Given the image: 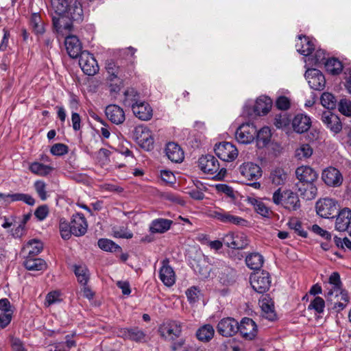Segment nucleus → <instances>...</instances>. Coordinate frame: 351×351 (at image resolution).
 <instances>
[{"mask_svg": "<svg viewBox=\"0 0 351 351\" xmlns=\"http://www.w3.org/2000/svg\"><path fill=\"white\" fill-rule=\"evenodd\" d=\"M125 104L131 106L134 114L141 120L148 121L153 115V110L150 105L139 99V94L134 89L128 90L125 93Z\"/></svg>", "mask_w": 351, "mask_h": 351, "instance_id": "obj_1", "label": "nucleus"}, {"mask_svg": "<svg viewBox=\"0 0 351 351\" xmlns=\"http://www.w3.org/2000/svg\"><path fill=\"white\" fill-rule=\"evenodd\" d=\"M272 200L275 204L281 205L289 210H296L300 207L298 195L289 190L281 193L278 189L274 193Z\"/></svg>", "mask_w": 351, "mask_h": 351, "instance_id": "obj_2", "label": "nucleus"}, {"mask_svg": "<svg viewBox=\"0 0 351 351\" xmlns=\"http://www.w3.org/2000/svg\"><path fill=\"white\" fill-rule=\"evenodd\" d=\"M199 167L204 173L215 175L214 178L221 180L226 174V169L220 168L218 160L213 155L207 154L199 158Z\"/></svg>", "mask_w": 351, "mask_h": 351, "instance_id": "obj_3", "label": "nucleus"}, {"mask_svg": "<svg viewBox=\"0 0 351 351\" xmlns=\"http://www.w3.org/2000/svg\"><path fill=\"white\" fill-rule=\"evenodd\" d=\"M133 137L143 149L149 151L154 147V138L151 131L145 126L138 125L133 132Z\"/></svg>", "mask_w": 351, "mask_h": 351, "instance_id": "obj_4", "label": "nucleus"}, {"mask_svg": "<svg viewBox=\"0 0 351 351\" xmlns=\"http://www.w3.org/2000/svg\"><path fill=\"white\" fill-rule=\"evenodd\" d=\"M316 212L323 218H332L338 213V205L331 198H324L316 203Z\"/></svg>", "mask_w": 351, "mask_h": 351, "instance_id": "obj_5", "label": "nucleus"}, {"mask_svg": "<svg viewBox=\"0 0 351 351\" xmlns=\"http://www.w3.org/2000/svg\"><path fill=\"white\" fill-rule=\"evenodd\" d=\"M328 309L335 313L343 311L348 304L350 298L347 291H340L332 295H326Z\"/></svg>", "mask_w": 351, "mask_h": 351, "instance_id": "obj_6", "label": "nucleus"}, {"mask_svg": "<svg viewBox=\"0 0 351 351\" xmlns=\"http://www.w3.org/2000/svg\"><path fill=\"white\" fill-rule=\"evenodd\" d=\"M250 285L253 289L259 293L269 290L271 285L270 276L268 272L263 271L250 276Z\"/></svg>", "mask_w": 351, "mask_h": 351, "instance_id": "obj_7", "label": "nucleus"}, {"mask_svg": "<svg viewBox=\"0 0 351 351\" xmlns=\"http://www.w3.org/2000/svg\"><path fill=\"white\" fill-rule=\"evenodd\" d=\"M223 242L225 245L232 249H243L248 245L246 235L241 232L227 233L223 237Z\"/></svg>", "mask_w": 351, "mask_h": 351, "instance_id": "obj_8", "label": "nucleus"}, {"mask_svg": "<svg viewBox=\"0 0 351 351\" xmlns=\"http://www.w3.org/2000/svg\"><path fill=\"white\" fill-rule=\"evenodd\" d=\"M256 134V128L253 123H247L241 125L235 132L237 141L242 144L252 143Z\"/></svg>", "mask_w": 351, "mask_h": 351, "instance_id": "obj_9", "label": "nucleus"}, {"mask_svg": "<svg viewBox=\"0 0 351 351\" xmlns=\"http://www.w3.org/2000/svg\"><path fill=\"white\" fill-rule=\"evenodd\" d=\"M215 152L221 160L227 162L234 160L238 156L237 147L229 142H223L216 145Z\"/></svg>", "mask_w": 351, "mask_h": 351, "instance_id": "obj_10", "label": "nucleus"}, {"mask_svg": "<svg viewBox=\"0 0 351 351\" xmlns=\"http://www.w3.org/2000/svg\"><path fill=\"white\" fill-rule=\"evenodd\" d=\"M182 324L178 321H169L164 323L159 329L160 335L166 339L174 341L182 333Z\"/></svg>", "mask_w": 351, "mask_h": 351, "instance_id": "obj_11", "label": "nucleus"}, {"mask_svg": "<svg viewBox=\"0 0 351 351\" xmlns=\"http://www.w3.org/2000/svg\"><path fill=\"white\" fill-rule=\"evenodd\" d=\"M324 182L330 187H339L343 183V176L340 171L333 167L324 169L322 173Z\"/></svg>", "mask_w": 351, "mask_h": 351, "instance_id": "obj_12", "label": "nucleus"}, {"mask_svg": "<svg viewBox=\"0 0 351 351\" xmlns=\"http://www.w3.org/2000/svg\"><path fill=\"white\" fill-rule=\"evenodd\" d=\"M210 216L225 223H231L237 226H245L247 221L239 216L233 215L230 212L219 208L211 211Z\"/></svg>", "mask_w": 351, "mask_h": 351, "instance_id": "obj_13", "label": "nucleus"}, {"mask_svg": "<svg viewBox=\"0 0 351 351\" xmlns=\"http://www.w3.org/2000/svg\"><path fill=\"white\" fill-rule=\"evenodd\" d=\"M79 64L83 72L88 75H94L99 71L97 62L92 54L84 51L78 56Z\"/></svg>", "mask_w": 351, "mask_h": 351, "instance_id": "obj_14", "label": "nucleus"}, {"mask_svg": "<svg viewBox=\"0 0 351 351\" xmlns=\"http://www.w3.org/2000/svg\"><path fill=\"white\" fill-rule=\"evenodd\" d=\"M115 333L119 337L135 342H141L145 338V332L138 327L119 328Z\"/></svg>", "mask_w": 351, "mask_h": 351, "instance_id": "obj_15", "label": "nucleus"}, {"mask_svg": "<svg viewBox=\"0 0 351 351\" xmlns=\"http://www.w3.org/2000/svg\"><path fill=\"white\" fill-rule=\"evenodd\" d=\"M305 77L312 89L321 90L324 88L326 80L320 71L316 69H308L305 73Z\"/></svg>", "mask_w": 351, "mask_h": 351, "instance_id": "obj_16", "label": "nucleus"}, {"mask_svg": "<svg viewBox=\"0 0 351 351\" xmlns=\"http://www.w3.org/2000/svg\"><path fill=\"white\" fill-rule=\"evenodd\" d=\"M239 323L232 317H226L221 319L217 326V332L223 337L233 336L238 332Z\"/></svg>", "mask_w": 351, "mask_h": 351, "instance_id": "obj_17", "label": "nucleus"}, {"mask_svg": "<svg viewBox=\"0 0 351 351\" xmlns=\"http://www.w3.org/2000/svg\"><path fill=\"white\" fill-rule=\"evenodd\" d=\"M239 170L241 175L247 180H256L262 176L261 168L252 162H244Z\"/></svg>", "mask_w": 351, "mask_h": 351, "instance_id": "obj_18", "label": "nucleus"}, {"mask_svg": "<svg viewBox=\"0 0 351 351\" xmlns=\"http://www.w3.org/2000/svg\"><path fill=\"white\" fill-rule=\"evenodd\" d=\"M169 263L167 258L162 261V266L159 270V278L165 286L171 287L176 282V274Z\"/></svg>", "mask_w": 351, "mask_h": 351, "instance_id": "obj_19", "label": "nucleus"}, {"mask_svg": "<svg viewBox=\"0 0 351 351\" xmlns=\"http://www.w3.org/2000/svg\"><path fill=\"white\" fill-rule=\"evenodd\" d=\"M238 331L245 339H252L257 333L256 323L249 317H244L239 324Z\"/></svg>", "mask_w": 351, "mask_h": 351, "instance_id": "obj_20", "label": "nucleus"}, {"mask_svg": "<svg viewBox=\"0 0 351 351\" xmlns=\"http://www.w3.org/2000/svg\"><path fill=\"white\" fill-rule=\"evenodd\" d=\"M321 119L326 126L335 133H339L342 128L339 118L330 110L324 111Z\"/></svg>", "mask_w": 351, "mask_h": 351, "instance_id": "obj_21", "label": "nucleus"}, {"mask_svg": "<svg viewBox=\"0 0 351 351\" xmlns=\"http://www.w3.org/2000/svg\"><path fill=\"white\" fill-rule=\"evenodd\" d=\"M295 175L299 180L298 184H304L307 182H315L318 175L316 171L308 166H301L297 168Z\"/></svg>", "mask_w": 351, "mask_h": 351, "instance_id": "obj_22", "label": "nucleus"}, {"mask_svg": "<svg viewBox=\"0 0 351 351\" xmlns=\"http://www.w3.org/2000/svg\"><path fill=\"white\" fill-rule=\"evenodd\" d=\"M70 223L73 230V234L76 237L82 236L87 231V221L84 215L82 213H77L73 215L72 220Z\"/></svg>", "mask_w": 351, "mask_h": 351, "instance_id": "obj_23", "label": "nucleus"}, {"mask_svg": "<svg viewBox=\"0 0 351 351\" xmlns=\"http://www.w3.org/2000/svg\"><path fill=\"white\" fill-rule=\"evenodd\" d=\"M64 44L69 56L72 58H77L83 52L80 40L75 36H66Z\"/></svg>", "mask_w": 351, "mask_h": 351, "instance_id": "obj_24", "label": "nucleus"}, {"mask_svg": "<svg viewBox=\"0 0 351 351\" xmlns=\"http://www.w3.org/2000/svg\"><path fill=\"white\" fill-rule=\"evenodd\" d=\"M0 198L2 199L5 203H11L14 202L21 201L29 206H34L35 204L34 198L26 193H0Z\"/></svg>", "mask_w": 351, "mask_h": 351, "instance_id": "obj_25", "label": "nucleus"}, {"mask_svg": "<svg viewBox=\"0 0 351 351\" xmlns=\"http://www.w3.org/2000/svg\"><path fill=\"white\" fill-rule=\"evenodd\" d=\"M106 115L113 123L119 125L125 121V113L123 110L117 105L111 104L106 108Z\"/></svg>", "mask_w": 351, "mask_h": 351, "instance_id": "obj_26", "label": "nucleus"}, {"mask_svg": "<svg viewBox=\"0 0 351 351\" xmlns=\"http://www.w3.org/2000/svg\"><path fill=\"white\" fill-rule=\"evenodd\" d=\"M259 304L262 310L263 316L270 321H274L276 317V315L271 299L267 295H262L259 300Z\"/></svg>", "mask_w": 351, "mask_h": 351, "instance_id": "obj_27", "label": "nucleus"}, {"mask_svg": "<svg viewBox=\"0 0 351 351\" xmlns=\"http://www.w3.org/2000/svg\"><path fill=\"white\" fill-rule=\"evenodd\" d=\"M342 282L341 281L340 275L338 272H332L328 278V284L326 285V295H332L338 293L340 291H346L341 289Z\"/></svg>", "mask_w": 351, "mask_h": 351, "instance_id": "obj_28", "label": "nucleus"}, {"mask_svg": "<svg viewBox=\"0 0 351 351\" xmlns=\"http://www.w3.org/2000/svg\"><path fill=\"white\" fill-rule=\"evenodd\" d=\"M293 130L297 133H304L310 128L311 121L309 117L304 114H298L292 121Z\"/></svg>", "mask_w": 351, "mask_h": 351, "instance_id": "obj_29", "label": "nucleus"}, {"mask_svg": "<svg viewBox=\"0 0 351 351\" xmlns=\"http://www.w3.org/2000/svg\"><path fill=\"white\" fill-rule=\"evenodd\" d=\"M64 16L70 21H81L83 17V10L82 5L77 0H70V4L68 7Z\"/></svg>", "mask_w": 351, "mask_h": 351, "instance_id": "obj_30", "label": "nucleus"}, {"mask_svg": "<svg viewBox=\"0 0 351 351\" xmlns=\"http://www.w3.org/2000/svg\"><path fill=\"white\" fill-rule=\"evenodd\" d=\"M351 210L345 208L338 213L336 219L335 228L337 230L347 231L351 223Z\"/></svg>", "mask_w": 351, "mask_h": 351, "instance_id": "obj_31", "label": "nucleus"}, {"mask_svg": "<svg viewBox=\"0 0 351 351\" xmlns=\"http://www.w3.org/2000/svg\"><path fill=\"white\" fill-rule=\"evenodd\" d=\"M168 158L173 162H181L184 158V152L179 145L175 143H169L165 149Z\"/></svg>", "mask_w": 351, "mask_h": 351, "instance_id": "obj_32", "label": "nucleus"}, {"mask_svg": "<svg viewBox=\"0 0 351 351\" xmlns=\"http://www.w3.org/2000/svg\"><path fill=\"white\" fill-rule=\"evenodd\" d=\"M296 186L302 198L311 200L317 196V189L314 182L297 184Z\"/></svg>", "mask_w": 351, "mask_h": 351, "instance_id": "obj_33", "label": "nucleus"}, {"mask_svg": "<svg viewBox=\"0 0 351 351\" xmlns=\"http://www.w3.org/2000/svg\"><path fill=\"white\" fill-rule=\"evenodd\" d=\"M64 15H53L52 21L55 30L59 34H63L64 31H71L72 28L71 21H67Z\"/></svg>", "mask_w": 351, "mask_h": 351, "instance_id": "obj_34", "label": "nucleus"}, {"mask_svg": "<svg viewBox=\"0 0 351 351\" xmlns=\"http://www.w3.org/2000/svg\"><path fill=\"white\" fill-rule=\"evenodd\" d=\"M173 223L170 219L158 218L153 220L149 226V231L153 233H164L168 231Z\"/></svg>", "mask_w": 351, "mask_h": 351, "instance_id": "obj_35", "label": "nucleus"}, {"mask_svg": "<svg viewBox=\"0 0 351 351\" xmlns=\"http://www.w3.org/2000/svg\"><path fill=\"white\" fill-rule=\"evenodd\" d=\"M106 69L109 74V80L113 81L117 78L125 77L123 69L117 65L113 60H108L106 62Z\"/></svg>", "mask_w": 351, "mask_h": 351, "instance_id": "obj_36", "label": "nucleus"}, {"mask_svg": "<svg viewBox=\"0 0 351 351\" xmlns=\"http://www.w3.org/2000/svg\"><path fill=\"white\" fill-rule=\"evenodd\" d=\"M245 261L247 267L250 269L258 270L263 265L264 258L258 252H252L246 256Z\"/></svg>", "mask_w": 351, "mask_h": 351, "instance_id": "obj_37", "label": "nucleus"}, {"mask_svg": "<svg viewBox=\"0 0 351 351\" xmlns=\"http://www.w3.org/2000/svg\"><path fill=\"white\" fill-rule=\"evenodd\" d=\"M272 101L269 97H260L256 101L254 111L258 115H265L271 109Z\"/></svg>", "mask_w": 351, "mask_h": 351, "instance_id": "obj_38", "label": "nucleus"}, {"mask_svg": "<svg viewBox=\"0 0 351 351\" xmlns=\"http://www.w3.org/2000/svg\"><path fill=\"white\" fill-rule=\"evenodd\" d=\"M298 38L300 40V43L296 44L297 51L305 56L311 54L315 49L313 43L305 36L300 35Z\"/></svg>", "mask_w": 351, "mask_h": 351, "instance_id": "obj_39", "label": "nucleus"}, {"mask_svg": "<svg viewBox=\"0 0 351 351\" xmlns=\"http://www.w3.org/2000/svg\"><path fill=\"white\" fill-rule=\"evenodd\" d=\"M34 256H27L24 261L25 267L29 271H44L47 268V263L43 259L34 258Z\"/></svg>", "mask_w": 351, "mask_h": 351, "instance_id": "obj_40", "label": "nucleus"}, {"mask_svg": "<svg viewBox=\"0 0 351 351\" xmlns=\"http://www.w3.org/2000/svg\"><path fill=\"white\" fill-rule=\"evenodd\" d=\"M247 202L253 206L258 214L264 217H269L271 211L261 199L255 197H248Z\"/></svg>", "mask_w": 351, "mask_h": 351, "instance_id": "obj_41", "label": "nucleus"}, {"mask_svg": "<svg viewBox=\"0 0 351 351\" xmlns=\"http://www.w3.org/2000/svg\"><path fill=\"white\" fill-rule=\"evenodd\" d=\"M29 171L39 176H47L51 173L53 168L38 162H32L29 166Z\"/></svg>", "mask_w": 351, "mask_h": 351, "instance_id": "obj_42", "label": "nucleus"}, {"mask_svg": "<svg viewBox=\"0 0 351 351\" xmlns=\"http://www.w3.org/2000/svg\"><path fill=\"white\" fill-rule=\"evenodd\" d=\"M256 143L259 148L267 146L270 142L271 133L268 127H263L260 130H256Z\"/></svg>", "mask_w": 351, "mask_h": 351, "instance_id": "obj_43", "label": "nucleus"}, {"mask_svg": "<svg viewBox=\"0 0 351 351\" xmlns=\"http://www.w3.org/2000/svg\"><path fill=\"white\" fill-rule=\"evenodd\" d=\"M215 330L212 325L205 324L196 332L197 338L204 342L209 341L214 336Z\"/></svg>", "mask_w": 351, "mask_h": 351, "instance_id": "obj_44", "label": "nucleus"}, {"mask_svg": "<svg viewBox=\"0 0 351 351\" xmlns=\"http://www.w3.org/2000/svg\"><path fill=\"white\" fill-rule=\"evenodd\" d=\"M327 72L332 75H339L343 70V64L338 59L332 58L324 62Z\"/></svg>", "mask_w": 351, "mask_h": 351, "instance_id": "obj_45", "label": "nucleus"}, {"mask_svg": "<svg viewBox=\"0 0 351 351\" xmlns=\"http://www.w3.org/2000/svg\"><path fill=\"white\" fill-rule=\"evenodd\" d=\"M74 273L77 277V281L85 286L89 280V271L85 265H74Z\"/></svg>", "mask_w": 351, "mask_h": 351, "instance_id": "obj_46", "label": "nucleus"}, {"mask_svg": "<svg viewBox=\"0 0 351 351\" xmlns=\"http://www.w3.org/2000/svg\"><path fill=\"white\" fill-rule=\"evenodd\" d=\"M195 272L200 278H207L210 272V267L205 261H198L193 265Z\"/></svg>", "mask_w": 351, "mask_h": 351, "instance_id": "obj_47", "label": "nucleus"}, {"mask_svg": "<svg viewBox=\"0 0 351 351\" xmlns=\"http://www.w3.org/2000/svg\"><path fill=\"white\" fill-rule=\"evenodd\" d=\"M288 174L284 169L281 168H277L274 169L270 175V178L272 183L276 185L284 184L286 182Z\"/></svg>", "mask_w": 351, "mask_h": 351, "instance_id": "obj_48", "label": "nucleus"}, {"mask_svg": "<svg viewBox=\"0 0 351 351\" xmlns=\"http://www.w3.org/2000/svg\"><path fill=\"white\" fill-rule=\"evenodd\" d=\"M43 248V245L41 241L38 240L29 241L25 245V250H28V256H35L38 254Z\"/></svg>", "mask_w": 351, "mask_h": 351, "instance_id": "obj_49", "label": "nucleus"}, {"mask_svg": "<svg viewBox=\"0 0 351 351\" xmlns=\"http://www.w3.org/2000/svg\"><path fill=\"white\" fill-rule=\"evenodd\" d=\"M56 15H64L70 4V0H51Z\"/></svg>", "mask_w": 351, "mask_h": 351, "instance_id": "obj_50", "label": "nucleus"}, {"mask_svg": "<svg viewBox=\"0 0 351 351\" xmlns=\"http://www.w3.org/2000/svg\"><path fill=\"white\" fill-rule=\"evenodd\" d=\"M98 246L106 252H117L121 250V247L112 241L108 239H100L98 241Z\"/></svg>", "mask_w": 351, "mask_h": 351, "instance_id": "obj_51", "label": "nucleus"}, {"mask_svg": "<svg viewBox=\"0 0 351 351\" xmlns=\"http://www.w3.org/2000/svg\"><path fill=\"white\" fill-rule=\"evenodd\" d=\"M321 104L328 110L335 109L337 106V99L331 93H324L321 97Z\"/></svg>", "mask_w": 351, "mask_h": 351, "instance_id": "obj_52", "label": "nucleus"}, {"mask_svg": "<svg viewBox=\"0 0 351 351\" xmlns=\"http://www.w3.org/2000/svg\"><path fill=\"white\" fill-rule=\"evenodd\" d=\"M31 25L34 31L38 34H42L45 32L43 23L40 14L34 13L31 16Z\"/></svg>", "mask_w": 351, "mask_h": 351, "instance_id": "obj_53", "label": "nucleus"}, {"mask_svg": "<svg viewBox=\"0 0 351 351\" xmlns=\"http://www.w3.org/2000/svg\"><path fill=\"white\" fill-rule=\"evenodd\" d=\"M295 154L299 160L308 158L313 154V149L308 144H302L295 149Z\"/></svg>", "mask_w": 351, "mask_h": 351, "instance_id": "obj_54", "label": "nucleus"}, {"mask_svg": "<svg viewBox=\"0 0 351 351\" xmlns=\"http://www.w3.org/2000/svg\"><path fill=\"white\" fill-rule=\"evenodd\" d=\"M325 308V302L321 297L317 296L311 301L308 309L314 310L317 313H322L324 312Z\"/></svg>", "mask_w": 351, "mask_h": 351, "instance_id": "obj_55", "label": "nucleus"}, {"mask_svg": "<svg viewBox=\"0 0 351 351\" xmlns=\"http://www.w3.org/2000/svg\"><path fill=\"white\" fill-rule=\"evenodd\" d=\"M59 228L61 237L63 239L67 240L70 239L71 234H73L71 223H69L66 220L61 219L60 220Z\"/></svg>", "mask_w": 351, "mask_h": 351, "instance_id": "obj_56", "label": "nucleus"}, {"mask_svg": "<svg viewBox=\"0 0 351 351\" xmlns=\"http://www.w3.org/2000/svg\"><path fill=\"white\" fill-rule=\"evenodd\" d=\"M62 300L61 294L58 291L49 292L45 298V304L47 306L60 302Z\"/></svg>", "mask_w": 351, "mask_h": 351, "instance_id": "obj_57", "label": "nucleus"}, {"mask_svg": "<svg viewBox=\"0 0 351 351\" xmlns=\"http://www.w3.org/2000/svg\"><path fill=\"white\" fill-rule=\"evenodd\" d=\"M34 186L40 198L43 201L45 200L47 198L45 182L43 180H37L34 182Z\"/></svg>", "mask_w": 351, "mask_h": 351, "instance_id": "obj_58", "label": "nucleus"}, {"mask_svg": "<svg viewBox=\"0 0 351 351\" xmlns=\"http://www.w3.org/2000/svg\"><path fill=\"white\" fill-rule=\"evenodd\" d=\"M50 152L54 156H61L68 153L69 147L63 143H56L51 147Z\"/></svg>", "mask_w": 351, "mask_h": 351, "instance_id": "obj_59", "label": "nucleus"}, {"mask_svg": "<svg viewBox=\"0 0 351 351\" xmlns=\"http://www.w3.org/2000/svg\"><path fill=\"white\" fill-rule=\"evenodd\" d=\"M338 108L343 114L351 117V101L347 99H341L338 104Z\"/></svg>", "mask_w": 351, "mask_h": 351, "instance_id": "obj_60", "label": "nucleus"}, {"mask_svg": "<svg viewBox=\"0 0 351 351\" xmlns=\"http://www.w3.org/2000/svg\"><path fill=\"white\" fill-rule=\"evenodd\" d=\"M290 119L288 116L285 114H280L276 116L274 124L277 128H284L289 125Z\"/></svg>", "mask_w": 351, "mask_h": 351, "instance_id": "obj_61", "label": "nucleus"}, {"mask_svg": "<svg viewBox=\"0 0 351 351\" xmlns=\"http://www.w3.org/2000/svg\"><path fill=\"white\" fill-rule=\"evenodd\" d=\"M186 295L188 299V301L192 304L198 301L201 292L200 290L198 289L196 287H192L190 289H187L186 291Z\"/></svg>", "mask_w": 351, "mask_h": 351, "instance_id": "obj_62", "label": "nucleus"}, {"mask_svg": "<svg viewBox=\"0 0 351 351\" xmlns=\"http://www.w3.org/2000/svg\"><path fill=\"white\" fill-rule=\"evenodd\" d=\"M49 214V207L47 205H42L38 206L35 212V217L40 221L44 220Z\"/></svg>", "mask_w": 351, "mask_h": 351, "instance_id": "obj_63", "label": "nucleus"}, {"mask_svg": "<svg viewBox=\"0 0 351 351\" xmlns=\"http://www.w3.org/2000/svg\"><path fill=\"white\" fill-rule=\"evenodd\" d=\"M11 348L12 351H27L25 348L23 342L16 337L11 339Z\"/></svg>", "mask_w": 351, "mask_h": 351, "instance_id": "obj_64", "label": "nucleus"}]
</instances>
